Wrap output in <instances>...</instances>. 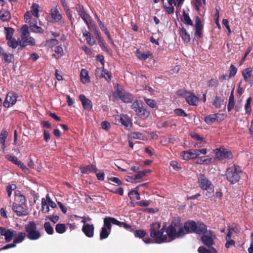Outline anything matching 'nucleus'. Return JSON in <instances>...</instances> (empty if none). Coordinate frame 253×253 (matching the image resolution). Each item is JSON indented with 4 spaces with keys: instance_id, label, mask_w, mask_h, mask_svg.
I'll return each instance as SVG.
<instances>
[{
    "instance_id": "nucleus-16",
    "label": "nucleus",
    "mask_w": 253,
    "mask_h": 253,
    "mask_svg": "<svg viewBox=\"0 0 253 253\" xmlns=\"http://www.w3.org/2000/svg\"><path fill=\"white\" fill-rule=\"evenodd\" d=\"M79 99L84 109L87 111H90L92 109V103L91 101L87 98L84 94H80L79 95Z\"/></svg>"
},
{
    "instance_id": "nucleus-39",
    "label": "nucleus",
    "mask_w": 253,
    "mask_h": 253,
    "mask_svg": "<svg viewBox=\"0 0 253 253\" xmlns=\"http://www.w3.org/2000/svg\"><path fill=\"white\" fill-rule=\"evenodd\" d=\"M26 199L24 195L22 194L16 195L15 197L14 202L13 203H15L18 205H25Z\"/></svg>"
},
{
    "instance_id": "nucleus-6",
    "label": "nucleus",
    "mask_w": 253,
    "mask_h": 253,
    "mask_svg": "<svg viewBox=\"0 0 253 253\" xmlns=\"http://www.w3.org/2000/svg\"><path fill=\"white\" fill-rule=\"evenodd\" d=\"M241 170L238 166L235 165L228 168L226 171L227 180L232 184L237 182L240 178Z\"/></svg>"
},
{
    "instance_id": "nucleus-18",
    "label": "nucleus",
    "mask_w": 253,
    "mask_h": 253,
    "mask_svg": "<svg viewBox=\"0 0 253 253\" xmlns=\"http://www.w3.org/2000/svg\"><path fill=\"white\" fill-rule=\"evenodd\" d=\"M208 232H209V230H208V226L206 224L201 221L197 222L195 233L202 236Z\"/></svg>"
},
{
    "instance_id": "nucleus-58",
    "label": "nucleus",
    "mask_w": 253,
    "mask_h": 253,
    "mask_svg": "<svg viewBox=\"0 0 253 253\" xmlns=\"http://www.w3.org/2000/svg\"><path fill=\"white\" fill-rule=\"evenodd\" d=\"M229 75L228 76V78H231L233 77H234L237 72V68L233 65H231L229 68Z\"/></svg>"
},
{
    "instance_id": "nucleus-12",
    "label": "nucleus",
    "mask_w": 253,
    "mask_h": 253,
    "mask_svg": "<svg viewBox=\"0 0 253 253\" xmlns=\"http://www.w3.org/2000/svg\"><path fill=\"white\" fill-rule=\"evenodd\" d=\"M95 75L97 78H104L109 83L112 78L111 73L103 68H96L95 71Z\"/></svg>"
},
{
    "instance_id": "nucleus-40",
    "label": "nucleus",
    "mask_w": 253,
    "mask_h": 253,
    "mask_svg": "<svg viewBox=\"0 0 253 253\" xmlns=\"http://www.w3.org/2000/svg\"><path fill=\"white\" fill-rule=\"evenodd\" d=\"M181 20L186 25L193 26V23L188 13L185 11L182 12V18Z\"/></svg>"
},
{
    "instance_id": "nucleus-7",
    "label": "nucleus",
    "mask_w": 253,
    "mask_h": 253,
    "mask_svg": "<svg viewBox=\"0 0 253 253\" xmlns=\"http://www.w3.org/2000/svg\"><path fill=\"white\" fill-rule=\"evenodd\" d=\"M215 237L214 232L211 230H209V232L201 237L202 243L211 250L212 253H217L216 249L212 247V246L214 244L213 239Z\"/></svg>"
},
{
    "instance_id": "nucleus-51",
    "label": "nucleus",
    "mask_w": 253,
    "mask_h": 253,
    "mask_svg": "<svg viewBox=\"0 0 253 253\" xmlns=\"http://www.w3.org/2000/svg\"><path fill=\"white\" fill-rule=\"evenodd\" d=\"M118 222L119 223H117V225L119 226V227H123L126 230H127L129 231H130V232L133 231V229L132 228L131 225L127 224V223H126L125 222L120 221L119 220H118Z\"/></svg>"
},
{
    "instance_id": "nucleus-19",
    "label": "nucleus",
    "mask_w": 253,
    "mask_h": 253,
    "mask_svg": "<svg viewBox=\"0 0 253 253\" xmlns=\"http://www.w3.org/2000/svg\"><path fill=\"white\" fill-rule=\"evenodd\" d=\"M118 223V220L115 218L110 216L105 217L103 219L104 226L103 227H105V228L108 229L109 231H111V224L117 225Z\"/></svg>"
},
{
    "instance_id": "nucleus-24",
    "label": "nucleus",
    "mask_w": 253,
    "mask_h": 253,
    "mask_svg": "<svg viewBox=\"0 0 253 253\" xmlns=\"http://www.w3.org/2000/svg\"><path fill=\"white\" fill-rule=\"evenodd\" d=\"M194 149L183 151L181 153L180 156L184 160H188L191 159H195L197 157V153L194 152Z\"/></svg>"
},
{
    "instance_id": "nucleus-44",
    "label": "nucleus",
    "mask_w": 253,
    "mask_h": 253,
    "mask_svg": "<svg viewBox=\"0 0 253 253\" xmlns=\"http://www.w3.org/2000/svg\"><path fill=\"white\" fill-rule=\"evenodd\" d=\"M110 231L108 229L102 227L100 233V239L101 240L106 239L110 234Z\"/></svg>"
},
{
    "instance_id": "nucleus-52",
    "label": "nucleus",
    "mask_w": 253,
    "mask_h": 253,
    "mask_svg": "<svg viewBox=\"0 0 253 253\" xmlns=\"http://www.w3.org/2000/svg\"><path fill=\"white\" fill-rule=\"evenodd\" d=\"M134 234L135 237L142 238L146 235V232L144 230H133Z\"/></svg>"
},
{
    "instance_id": "nucleus-64",
    "label": "nucleus",
    "mask_w": 253,
    "mask_h": 253,
    "mask_svg": "<svg viewBox=\"0 0 253 253\" xmlns=\"http://www.w3.org/2000/svg\"><path fill=\"white\" fill-rule=\"evenodd\" d=\"M46 42L48 46L50 47H52L53 46L57 45L59 43V42L57 40L55 39H51L46 41Z\"/></svg>"
},
{
    "instance_id": "nucleus-2",
    "label": "nucleus",
    "mask_w": 253,
    "mask_h": 253,
    "mask_svg": "<svg viewBox=\"0 0 253 253\" xmlns=\"http://www.w3.org/2000/svg\"><path fill=\"white\" fill-rule=\"evenodd\" d=\"M160 227V223H153L149 230L150 236L155 240L156 243L158 244L166 242L167 240V236L163 234L166 227L163 226L162 228L159 230Z\"/></svg>"
},
{
    "instance_id": "nucleus-38",
    "label": "nucleus",
    "mask_w": 253,
    "mask_h": 253,
    "mask_svg": "<svg viewBox=\"0 0 253 253\" xmlns=\"http://www.w3.org/2000/svg\"><path fill=\"white\" fill-rule=\"evenodd\" d=\"M6 41H7V45L9 47H11L12 49H15L17 47H18L19 44L20 43V42L16 40L14 38H11Z\"/></svg>"
},
{
    "instance_id": "nucleus-29",
    "label": "nucleus",
    "mask_w": 253,
    "mask_h": 253,
    "mask_svg": "<svg viewBox=\"0 0 253 253\" xmlns=\"http://www.w3.org/2000/svg\"><path fill=\"white\" fill-rule=\"evenodd\" d=\"M180 36L182 38V41L185 43H188L190 41V35L187 32L186 29L184 27L180 28Z\"/></svg>"
},
{
    "instance_id": "nucleus-20",
    "label": "nucleus",
    "mask_w": 253,
    "mask_h": 253,
    "mask_svg": "<svg viewBox=\"0 0 253 253\" xmlns=\"http://www.w3.org/2000/svg\"><path fill=\"white\" fill-rule=\"evenodd\" d=\"M94 230V227L93 225L88 223L84 224L82 227V231L88 238H91L93 236Z\"/></svg>"
},
{
    "instance_id": "nucleus-63",
    "label": "nucleus",
    "mask_w": 253,
    "mask_h": 253,
    "mask_svg": "<svg viewBox=\"0 0 253 253\" xmlns=\"http://www.w3.org/2000/svg\"><path fill=\"white\" fill-rule=\"evenodd\" d=\"M59 216L58 215H50L49 216H47L45 218V219H49L53 223H56L59 219Z\"/></svg>"
},
{
    "instance_id": "nucleus-17",
    "label": "nucleus",
    "mask_w": 253,
    "mask_h": 253,
    "mask_svg": "<svg viewBox=\"0 0 253 253\" xmlns=\"http://www.w3.org/2000/svg\"><path fill=\"white\" fill-rule=\"evenodd\" d=\"M24 205H18L15 203L12 204V210L17 216H23L27 215V212L23 207Z\"/></svg>"
},
{
    "instance_id": "nucleus-62",
    "label": "nucleus",
    "mask_w": 253,
    "mask_h": 253,
    "mask_svg": "<svg viewBox=\"0 0 253 253\" xmlns=\"http://www.w3.org/2000/svg\"><path fill=\"white\" fill-rule=\"evenodd\" d=\"M98 44L100 47L105 51L108 50V45L104 41L103 38L98 41Z\"/></svg>"
},
{
    "instance_id": "nucleus-42",
    "label": "nucleus",
    "mask_w": 253,
    "mask_h": 253,
    "mask_svg": "<svg viewBox=\"0 0 253 253\" xmlns=\"http://www.w3.org/2000/svg\"><path fill=\"white\" fill-rule=\"evenodd\" d=\"M4 34L5 35L6 40L13 38L14 30L11 27H4Z\"/></svg>"
},
{
    "instance_id": "nucleus-35",
    "label": "nucleus",
    "mask_w": 253,
    "mask_h": 253,
    "mask_svg": "<svg viewBox=\"0 0 253 253\" xmlns=\"http://www.w3.org/2000/svg\"><path fill=\"white\" fill-rule=\"evenodd\" d=\"M16 234V231L12 229H7V231L4 235L6 242H10L12 238Z\"/></svg>"
},
{
    "instance_id": "nucleus-21",
    "label": "nucleus",
    "mask_w": 253,
    "mask_h": 253,
    "mask_svg": "<svg viewBox=\"0 0 253 253\" xmlns=\"http://www.w3.org/2000/svg\"><path fill=\"white\" fill-rule=\"evenodd\" d=\"M118 119L126 128H127L128 126H130L132 125V121L131 119L126 115H118Z\"/></svg>"
},
{
    "instance_id": "nucleus-11",
    "label": "nucleus",
    "mask_w": 253,
    "mask_h": 253,
    "mask_svg": "<svg viewBox=\"0 0 253 253\" xmlns=\"http://www.w3.org/2000/svg\"><path fill=\"white\" fill-rule=\"evenodd\" d=\"M18 97L17 94L13 91H10L8 92L6 95L4 101L3 103V105L5 108H9V107L14 105Z\"/></svg>"
},
{
    "instance_id": "nucleus-43",
    "label": "nucleus",
    "mask_w": 253,
    "mask_h": 253,
    "mask_svg": "<svg viewBox=\"0 0 253 253\" xmlns=\"http://www.w3.org/2000/svg\"><path fill=\"white\" fill-rule=\"evenodd\" d=\"M39 4L36 3H34L31 7V10L30 12L34 16L37 18L39 17Z\"/></svg>"
},
{
    "instance_id": "nucleus-26",
    "label": "nucleus",
    "mask_w": 253,
    "mask_h": 253,
    "mask_svg": "<svg viewBox=\"0 0 253 253\" xmlns=\"http://www.w3.org/2000/svg\"><path fill=\"white\" fill-rule=\"evenodd\" d=\"M185 100L189 105H196L199 98L193 94L188 93V95H186Z\"/></svg>"
},
{
    "instance_id": "nucleus-47",
    "label": "nucleus",
    "mask_w": 253,
    "mask_h": 253,
    "mask_svg": "<svg viewBox=\"0 0 253 253\" xmlns=\"http://www.w3.org/2000/svg\"><path fill=\"white\" fill-rule=\"evenodd\" d=\"M3 60L4 62L7 63H11L13 62L14 59V56L12 54L9 53H6L2 55Z\"/></svg>"
},
{
    "instance_id": "nucleus-57",
    "label": "nucleus",
    "mask_w": 253,
    "mask_h": 253,
    "mask_svg": "<svg viewBox=\"0 0 253 253\" xmlns=\"http://www.w3.org/2000/svg\"><path fill=\"white\" fill-rule=\"evenodd\" d=\"M252 101V97H249L246 100V104L245 105V109L246 110V113H250L251 111V103Z\"/></svg>"
},
{
    "instance_id": "nucleus-36",
    "label": "nucleus",
    "mask_w": 253,
    "mask_h": 253,
    "mask_svg": "<svg viewBox=\"0 0 253 253\" xmlns=\"http://www.w3.org/2000/svg\"><path fill=\"white\" fill-rule=\"evenodd\" d=\"M129 136L131 139H137L142 140H145L146 138L143 133L136 131L131 132Z\"/></svg>"
},
{
    "instance_id": "nucleus-3",
    "label": "nucleus",
    "mask_w": 253,
    "mask_h": 253,
    "mask_svg": "<svg viewBox=\"0 0 253 253\" xmlns=\"http://www.w3.org/2000/svg\"><path fill=\"white\" fill-rule=\"evenodd\" d=\"M197 177L199 187L202 190L206 191V196L211 197L214 192V186L211 181L204 174L200 173L197 175Z\"/></svg>"
},
{
    "instance_id": "nucleus-1",
    "label": "nucleus",
    "mask_w": 253,
    "mask_h": 253,
    "mask_svg": "<svg viewBox=\"0 0 253 253\" xmlns=\"http://www.w3.org/2000/svg\"><path fill=\"white\" fill-rule=\"evenodd\" d=\"M166 233L167 238L169 237L170 241L181 238L185 234L182 229V224L180 221L171 222L167 228Z\"/></svg>"
},
{
    "instance_id": "nucleus-61",
    "label": "nucleus",
    "mask_w": 253,
    "mask_h": 253,
    "mask_svg": "<svg viewBox=\"0 0 253 253\" xmlns=\"http://www.w3.org/2000/svg\"><path fill=\"white\" fill-rule=\"evenodd\" d=\"M147 173V170H143V171H139L137 174H136L134 175V178L135 180L140 179L141 178H142L144 176H145Z\"/></svg>"
},
{
    "instance_id": "nucleus-46",
    "label": "nucleus",
    "mask_w": 253,
    "mask_h": 253,
    "mask_svg": "<svg viewBox=\"0 0 253 253\" xmlns=\"http://www.w3.org/2000/svg\"><path fill=\"white\" fill-rule=\"evenodd\" d=\"M55 230L59 234H63L66 230V227L65 224L58 223L55 226Z\"/></svg>"
},
{
    "instance_id": "nucleus-25",
    "label": "nucleus",
    "mask_w": 253,
    "mask_h": 253,
    "mask_svg": "<svg viewBox=\"0 0 253 253\" xmlns=\"http://www.w3.org/2000/svg\"><path fill=\"white\" fill-rule=\"evenodd\" d=\"M83 35L86 39L87 43L91 46L95 44V41L93 36L85 28L82 31Z\"/></svg>"
},
{
    "instance_id": "nucleus-37",
    "label": "nucleus",
    "mask_w": 253,
    "mask_h": 253,
    "mask_svg": "<svg viewBox=\"0 0 253 253\" xmlns=\"http://www.w3.org/2000/svg\"><path fill=\"white\" fill-rule=\"evenodd\" d=\"M235 102H234V90H232L229 98V101L227 105V110L229 112L231 111L234 107Z\"/></svg>"
},
{
    "instance_id": "nucleus-54",
    "label": "nucleus",
    "mask_w": 253,
    "mask_h": 253,
    "mask_svg": "<svg viewBox=\"0 0 253 253\" xmlns=\"http://www.w3.org/2000/svg\"><path fill=\"white\" fill-rule=\"evenodd\" d=\"M20 32L21 33V36H30L29 32V27L27 25H24L20 29Z\"/></svg>"
},
{
    "instance_id": "nucleus-56",
    "label": "nucleus",
    "mask_w": 253,
    "mask_h": 253,
    "mask_svg": "<svg viewBox=\"0 0 253 253\" xmlns=\"http://www.w3.org/2000/svg\"><path fill=\"white\" fill-rule=\"evenodd\" d=\"M218 84V81L216 79H211L208 82V85L209 87H216Z\"/></svg>"
},
{
    "instance_id": "nucleus-27",
    "label": "nucleus",
    "mask_w": 253,
    "mask_h": 253,
    "mask_svg": "<svg viewBox=\"0 0 253 253\" xmlns=\"http://www.w3.org/2000/svg\"><path fill=\"white\" fill-rule=\"evenodd\" d=\"M30 27L32 32L38 34H42L43 33L44 31L42 28L37 25V21L36 20H34V21L30 22Z\"/></svg>"
},
{
    "instance_id": "nucleus-9",
    "label": "nucleus",
    "mask_w": 253,
    "mask_h": 253,
    "mask_svg": "<svg viewBox=\"0 0 253 253\" xmlns=\"http://www.w3.org/2000/svg\"><path fill=\"white\" fill-rule=\"evenodd\" d=\"M49 14L53 22L58 23L59 25L61 27H64L65 26V21L63 18L62 15L59 13L57 6L50 9Z\"/></svg>"
},
{
    "instance_id": "nucleus-53",
    "label": "nucleus",
    "mask_w": 253,
    "mask_h": 253,
    "mask_svg": "<svg viewBox=\"0 0 253 253\" xmlns=\"http://www.w3.org/2000/svg\"><path fill=\"white\" fill-rule=\"evenodd\" d=\"M212 114H210L205 117L204 121L206 124L211 125L215 122V118Z\"/></svg>"
},
{
    "instance_id": "nucleus-14",
    "label": "nucleus",
    "mask_w": 253,
    "mask_h": 253,
    "mask_svg": "<svg viewBox=\"0 0 253 253\" xmlns=\"http://www.w3.org/2000/svg\"><path fill=\"white\" fill-rule=\"evenodd\" d=\"M5 158L8 161L11 162L12 163L19 167L24 172H29L28 169L24 165L23 163H22V162L19 161L16 157L10 155H6L5 156Z\"/></svg>"
},
{
    "instance_id": "nucleus-48",
    "label": "nucleus",
    "mask_w": 253,
    "mask_h": 253,
    "mask_svg": "<svg viewBox=\"0 0 253 253\" xmlns=\"http://www.w3.org/2000/svg\"><path fill=\"white\" fill-rule=\"evenodd\" d=\"M43 227L47 234L49 235H52L53 234V228L49 222H45Z\"/></svg>"
},
{
    "instance_id": "nucleus-4",
    "label": "nucleus",
    "mask_w": 253,
    "mask_h": 253,
    "mask_svg": "<svg viewBox=\"0 0 253 253\" xmlns=\"http://www.w3.org/2000/svg\"><path fill=\"white\" fill-rule=\"evenodd\" d=\"M25 232L27 238L31 241H35L40 239L42 234L38 230L37 224L34 221H29L24 226Z\"/></svg>"
},
{
    "instance_id": "nucleus-13",
    "label": "nucleus",
    "mask_w": 253,
    "mask_h": 253,
    "mask_svg": "<svg viewBox=\"0 0 253 253\" xmlns=\"http://www.w3.org/2000/svg\"><path fill=\"white\" fill-rule=\"evenodd\" d=\"M196 222L192 220H188L184 223L183 226H182V229L184 233H195L196 227Z\"/></svg>"
},
{
    "instance_id": "nucleus-28",
    "label": "nucleus",
    "mask_w": 253,
    "mask_h": 253,
    "mask_svg": "<svg viewBox=\"0 0 253 253\" xmlns=\"http://www.w3.org/2000/svg\"><path fill=\"white\" fill-rule=\"evenodd\" d=\"M141 185H139L137 186L134 189H132L128 194V196L129 199L131 200H134L135 199L136 200H139L140 199V196L138 192L137 191V189Z\"/></svg>"
},
{
    "instance_id": "nucleus-41",
    "label": "nucleus",
    "mask_w": 253,
    "mask_h": 253,
    "mask_svg": "<svg viewBox=\"0 0 253 253\" xmlns=\"http://www.w3.org/2000/svg\"><path fill=\"white\" fill-rule=\"evenodd\" d=\"M224 100L218 96H215L212 105L216 108H220L223 104Z\"/></svg>"
},
{
    "instance_id": "nucleus-15",
    "label": "nucleus",
    "mask_w": 253,
    "mask_h": 253,
    "mask_svg": "<svg viewBox=\"0 0 253 253\" xmlns=\"http://www.w3.org/2000/svg\"><path fill=\"white\" fill-rule=\"evenodd\" d=\"M203 26L202 24L200 18L197 16L195 18V37L197 39H200L202 37V31Z\"/></svg>"
},
{
    "instance_id": "nucleus-60",
    "label": "nucleus",
    "mask_w": 253,
    "mask_h": 253,
    "mask_svg": "<svg viewBox=\"0 0 253 253\" xmlns=\"http://www.w3.org/2000/svg\"><path fill=\"white\" fill-rule=\"evenodd\" d=\"M170 166L176 171H178L181 169L180 165L175 161H171L170 163Z\"/></svg>"
},
{
    "instance_id": "nucleus-34",
    "label": "nucleus",
    "mask_w": 253,
    "mask_h": 253,
    "mask_svg": "<svg viewBox=\"0 0 253 253\" xmlns=\"http://www.w3.org/2000/svg\"><path fill=\"white\" fill-rule=\"evenodd\" d=\"M138 58L142 60H145L151 56L152 54L150 51H147L145 53H142L139 49H137L135 52Z\"/></svg>"
},
{
    "instance_id": "nucleus-59",
    "label": "nucleus",
    "mask_w": 253,
    "mask_h": 253,
    "mask_svg": "<svg viewBox=\"0 0 253 253\" xmlns=\"http://www.w3.org/2000/svg\"><path fill=\"white\" fill-rule=\"evenodd\" d=\"M174 114L177 116L187 117L188 115L182 109L177 108L174 110Z\"/></svg>"
},
{
    "instance_id": "nucleus-55",
    "label": "nucleus",
    "mask_w": 253,
    "mask_h": 253,
    "mask_svg": "<svg viewBox=\"0 0 253 253\" xmlns=\"http://www.w3.org/2000/svg\"><path fill=\"white\" fill-rule=\"evenodd\" d=\"M213 116L215 118V122H221L223 121L225 118V115L224 114H213Z\"/></svg>"
},
{
    "instance_id": "nucleus-32",
    "label": "nucleus",
    "mask_w": 253,
    "mask_h": 253,
    "mask_svg": "<svg viewBox=\"0 0 253 253\" xmlns=\"http://www.w3.org/2000/svg\"><path fill=\"white\" fill-rule=\"evenodd\" d=\"M0 19L3 22L9 21L11 19L10 12L6 9H2L0 11Z\"/></svg>"
},
{
    "instance_id": "nucleus-10",
    "label": "nucleus",
    "mask_w": 253,
    "mask_h": 253,
    "mask_svg": "<svg viewBox=\"0 0 253 253\" xmlns=\"http://www.w3.org/2000/svg\"><path fill=\"white\" fill-rule=\"evenodd\" d=\"M113 95L115 98L118 97L125 103H129L133 100V97L131 94L123 92L119 88H117L116 92L113 93Z\"/></svg>"
},
{
    "instance_id": "nucleus-8",
    "label": "nucleus",
    "mask_w": 253,
    "mask_h": 253,
    "mask_svg": "<svg viewBox=\"0 0 253 253\" xmlns=\"http://www.w3.org/2000/svg\"><path fill=\"white\" fill-rule=\"evenodd\" d=\"M213 151L215 155L214 160L222 161L225 159L231 160L233 158L231 151L223 147L217 148Z\"/></svg>"
},
{
    "instance_id": "nucleus-23",
    "label": "nucleus",
    "mask_w": 253,
    "mask_h": 253,
    "mask_svg": "<svg viewBox=\"0 0 253 253\" xmlns=\"http://www.w3.org/2000/svg\"><path fill=\"white\" fill-rule=\"evenodd\" d=\"M81 173L83 174H89L91 172L96 173L98 171L95 166L93 165H89L87 166H81L80 168Z\"/></svg>"
},
{
    "instance_id": "nucleus-5",
    "label": "nucleus",
    "mask_w": 253,
    "mask_h": 253,
    "mask_svg": "<svg viewBox=\"0 0 253 253\" xmlns=\"http://www.w3.org/2000/svg\"><path fill=\"white\" fill-rule=\"evenodd\" d=\"M131 108L135 111L138 117L143 120L146 119L150 115L149 111L140 100H136L134 101L131 105Z\"/></svg>"
},
{
    "instance_id": "nucleus-49",
    "label": "nucleus",
    "mask_w": 253,
    "mask_h": 253,
    "mask_svg": "<svg viewBox=\"0 0 253 253\" xmlns=\"http://www.w3.org/2000/svg\"><path fill=\"white\" fill-rule=\"evenodd\" d=\"M7 136V132L6 130H2L0 134V142L2 144V147L4 148L5 140Z\"/></svg>"
},
{
    "instance_id": "nucleus-50",
    "label": "nucleus",
    "mask_w": 253,
    "mask_h": 253,
    "mask_svg": "<svg viewBox=\"0 0 253 253\" xmlns=\"http://www.w3.org/2000/svg\"><path fill=\"white\" fill-rule=\"evenodd\" d=\"M144 101L146 103L152 108H158L157 103L155 100L151 99L144 98Z\"/></svg>"
},
{
    "instance_id": "nucleus-33",
    "label": "nucleus",
    "mask_w": 253,
    "mask_h": 253,
    "mask_svg": "<svg viewBox=\"0 0 253 253\" xmlns=\"http://www.w3.org/2000/svg\"><path fill=\"white\" fill-rule=\"evenodd\" d=\"M27 238V234L25 232H20L18 234L16 233L14 236L13 240L14 243L16 244L22 243L25 238Z\"/></svg>"
},
{
    "instance_id": "nucleus-31",
    "label": "nucleus",
    "mask_w": 253,
    "mask_h": 253,
    "mask_svg": "<svg viewBox=\"0 0 253 253\" xmlns=\"http://www.w3.org/2000/svg\"><path fill=\"white\" fill-rule=\"evenodd\" d=\"M79 15L86 24L87 28L90 29L89 23L92 21L91 16L88 14H87L85 10L80 13Z\"/></svg>"
},
{
    "instance_id": "nucleus-30",
    "label": "nucleus",
    "mask_w": 253,
    "mask_h": 253,
    "mask_svg": "<svg viewBox=\"0 0 253 253\" xmlns=\"http://www.w3.org/2000/svg\"><path fill=\"white\" fill-rule=\"evenodd\" d=\"M80 79L81 82L85 84L90 81L88 71L84 69H82L80 73Z\"/></svg>"
},
{
    "instance_id": "nucleus-45",
    "label": "nucleus",
    "mask_w": 253,
    "mask_h": 253,
    "mask_svg": "<svg viewBox=\"0 0 253 253\" xmlns=\"http://www.w3.org/2000/svg\"><path fill=\"white\" fill-rule=\"evenodd\" d=\"M42 211L43 213H47L49 211V206L46 202L44 198L42 199Z\"/></svg>"
},
{
    "instance_id": "nucleus-22",
    "label": "nucleus",
    "mask_w": 253,
    "mask_h": 253,
    "mask_svg": "<svg viewBox=\"0 0 253 253\" xmlns=\"http://www.w3.org/2000/svg\"><path fill=\"white\" fill-rule=\"evenodd\" d=\"M19 42L20 43L22 44V46H26L28 45H34L35 44V39L30 37V36H21V40Z\"/></svg>"
}]
</instances>
